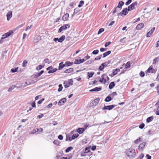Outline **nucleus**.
<instances>
[{
	"instance_id": "2f4dec72",
	"label": "nucleus",
	"mask_w": 159,
	"mask_h": 159,
	"mask_svg": "<svg viewBox=\"0 0 159 159\" xmlns=\"http://www.w3.org/2000/svg\"><path fill=\"white\" fill-rule=\"evenodd\" d=\"M57 70V68H52V69L50 70H49L48 71V74L53 73H54V72H55Z\"/></svg>"
},
{
	"instance_id": "69168bd1",
	"label": "nucleus",
	"mask_w": 159,
	"mask_h": 159,
	"mask_svg": "<svg viewBox=\"0 0 159 159\" xmlns=\"http://www.w3.org/2000/svg\"><path fill=\"white\" fill-rule=\"evenodd\" d=\"M44 100V98H42L38 102V104H41L42 102Z\"/></svg>"
},
{
	"instance_id": "680f3d73",
	"label": "nucleus",
	"mask_w": 159,
	"mask_h": 159,
	"mask_svg": "<svg viewBox=\"0 0 159 159\" xmlns=\"http://www.w3.org/2000/svg\"><path fill=\"white\" fill-rule=\"evenodd\" d=\"M144 157V155L143 154H141V155H140L139 157H138L137 158L135 159H142Z\"/></svg>"
},
{
	"instance_id": "b1692460",
	"label": "nucleus",
	"mask_w": 159,
	"mask_h": 159,
	"mask_svg": "<svg viewBox=\"0 0 159 159\" xmlns=\"http://www.w3.org/2000/svg\"><path fill=\"white\" fill-rule=\"evenodd\" d=\"M112 100L111 97L109 95L105 99L104 101L106 102H109Z\"/></svg>"
},
{
	"instance_id": "3c124183",
	"label": "nucleus",
	"mask_w": 159,
	"mask_h": 159,
	"mask_svg": "<svg viewBox=\"0 0 159 159\" xmlns=\"http://www.w3.org/2000/svg\"><path fill=\"white\" fill-rule=\"evenodd\" d=\"M117 95V94L116 92H113L112 93L109 94L110 96L112 97V98H113L114 96H116Z\"/></svg>"
},
{
	"instance_id": "9d476101",
	"label": "nucleus",
	"mask_w": 159,
	"mask_h": 159,
	"mask_svg": "<svg viewBox=\"0 0 159 159\" xmlns=\"http://www.w3.org/2000/svg\"><path fill=\"white\" fill-rule=\"evenodd\" d=\"M105 76L107 77V75L106 74H103L102 75V79H100L99 80V82H103L104 84H105L106 83L107 80L106 79Z\"/></svg>"
},
{
	"instance_id": "f704fd0d",
	"label": "nucleus",
	"mask_w": 159,
	"mask_h": 159,
	"mask_svg": "<svg viewBox=\"0 0 159 159\" xmlns=\"http://www.w3.org/2000/svg\"><path fill=\"white\" fill-rule=\"evenodd\" d=\"M94 74V72H89L87 73L88 77L89 78L92 77L93 75Z\"/></svg>"
},
{
	"instance_id": "09e8293b",
	"label": "nucleus",
	"mask_w": 159,
	"mask_h": 159,
	"mask_svg": "<svg viewBox=\"0 0 159 159\" xmlns=\"http://www.w3.org/2000/svg\"><path fill=\"white\" fill-rule=\"evenodd\" d=\"M104 29H103V28H101L99 30H98V34H100L102 32H103L104 31Z\"/></svg>"
},
{
	"instance_id": "bb28decb",
	"label": "nucleus",
	"mask_w": 159,
	"mask_h": 159,
	"mask_svg": "<svg viewBox=\"0 0 159 159\" xmlns=\"http://www.w3.org/2000/svg\"><path fill=\"white\" fill-rule=\"evenodd\" d=\"M90 151V147H87L85 148L84 149H83V151L84 152V153H87Z\"/></svg>"
},
{
	"instance_id": "1a4fd4ad",
	"label": "nucleus",
	"mask_w": 159,
	"mask_h": 159,
	"mask_svg": "<svg viewBox=\"0 0 159 159\" xmlns=\"http://www.w3.org/2000/svg\"><path fill=\"white\" fill-rule=\"evenodd\" d=\"M100 101L99 98H97L93 101L91 103L90 105L91 106H96L98 105Z\"/></svg>"
},
{
	"instance_id": "a19ab883",
	"label": "nucleus",
	"mask_w": 159,
	"mask_h": 159,
	"mask_svg": "<svg viewBox=\"0 0 159 159\" xmlns=\"http://www.w3.org/2000/svg\"><path fill=\"white\" fill-rule=\"evenodd\" d=\"M72 140V137H71L69 135H66V141H68V140H69V141H70Z\"/></svg>"
},
{
	"instance_id": "774afa93",
	"label": "nucleus",
	"mask_w": 159,
	"mask_h": 159,
	"mask_svg": "<svg viewBox=\"0 0 159 159\" xmlns=\"http://www.w3.org/2000/svg\"><path fill=\"white\" fill-rule=\"evenodd\" d=\"M58 139L60 140H62L63 139V136L62 135L60 134L58 136Z\"/></svg>"
},
{
	"instance_id": "6e6d98bb",
	"label": "nucleus",
	"mask_w": 159,
	"mask_h": 159,
	"mask_svg": "<svg viewBox=\"0 0 159 159\" xmlns=\"http://www.w3.org/2000/svg\"><path fill=\"white\" fill-rule=\"evenodd\" d=\"M94 61L93 60H90L88 61H87L86 63L85 64H91L92 63H93L94 62Z\"/></svg>"
},
{
	"instance_id": "5fc2aeb1",
	"label": "nucleus",
	"mask_w": 159,
	"mask_h": 159,
	"mask_svg": "<svg viewBox=\"0 0 159 159\" xmlns=\"http://www.w3.org/2000/svg\"><path fill=\"white\" fill-rule=\"evenodd\" d=\"M28 103H30V104H31V106H32V107H36V104L35 102L34 101L32 102V103H31V102H30Z\"/></svg>"
},
{
	"instance_id": "58836bf2",
	"label": "nucleus",
	"mask_w": 159,
	"mask_h": 159,
	"mask_svg": "<svg viewBox=\"0 0 159 159\" xmlns=\"http://www.w3.org/2000/svg\"><path fill=\"white\" fill-rule=\"evenodd\" d=\"M84 3V2L83 0H81L80 2L78 7H82Z\"/></svg>"
},
{
	"instance_id": "e433bc0d",
	"label": "nucleus",
	"mask_w": 159,
	"mask_h": 159,
	"mask_svg": "<svg viewBox=\"0 0 159 159\" xmlns=\"http://www.w3.org/2000/svg\"><path fill=\"white\" fill-rule=\"evenodd\" d=\"M125 68L126 69H128L129 68L131 65V62L130 61H128L127 62L126 64L125 65Z\"/></svg>"
},
{
	"instance_id": "c9c22d12",
	"label": "nucleus",
	"mask_w": 159,
	"mask_h": 159,
	"mask_svg": "<svg viewBox=\"0 0 159 159\" xmlns=\"http://www.w3.org/2000/svg\"><path fill=\"white\" fill-rule=\"evenodd\" d=\"M80 11L78 9L75 8L74 10V12L72 15V17L75 14L77 13L78 12Z\"/></svg>"
},
{
	"instance_id": "bf43d9fd",
	"label": "nucleus",
	"mask_w": 159,
	"mask_h": 159,
	"mask_svg": "<svg viewBox=\"0 0 159 159\" xmlns=\"http://www.w3.org/2000/svg\"><path fill=\"white\" fill-rule=\"evenodd\" d=\"M140 76L142 77H143L145 75V73L144 72L141 71L139 73Z\"/></svg>"
},
{
	"instance_id": "6e6552de",
	"label": "nucleus",
	"mask_w": 159,
	"mask_h": 159,
	"mask_svg": "<svg viewBox=\"0 0 159 159\" xmlns=\"http://www.w3.org/2000/svg\"><path fill=\"white\" fill-rule=\"evenodd\" d=\"M128 10L127 8H124L122 11L117 14V16H122L123 15H126L128 13Z\"/></svg>"
},
{
	"instance_id": "20e7f679",
	"label": "nucleus",
	"mask_w": 159,
	"mask_h": 159,
	"mask_svg": "<svg viewBox=\"0 0 159 159\" xmlns=\"http://www.w3.org/2000/svg\"><path fill=\"white\" fill-rule=\"evenodd\" d=\"M124 2L122 1H120L119 2L118 5L116 7L115 10L113 11L112 14H113L115 13L116 11H117V8H120L121 10L122 8V6L124 5Z\"/></svg>"
},
{
	"instance_id": "7c9ffc66",
	"label": "nucleus",
	"mask_w": 159,
	"mask_h": 159,
	"mask_svg": "<svg viewBox=\"0 0 159 159\" xmlns=\"http://www.w3.org/2000/svg\"><path fill=\"white\" fill-rule=\"evenodd\" d=\"M73 64V62H70L69 61H67L65 62V65L66 66H70Z\"/></svg>"
},
{
	"instance_id": "423d86ee",
	"label": "nucleus",
	"mask_w": 159,
	"mask_h": 159,
	"mask_svg": "<svg viewBox=\"0 0 159 159\" xmlns=\"http://www.w3.org/2000/svg\"><path fill=\"white\" fill-rule=\"evenodd\" d=\"M70 27V25L68 24L64 25L60 27L59 29L58 33H60L63 30H66Z\"/></svg>"
},
{
	"instance_id": "a878e982",
	"label": "nucleus",
	"mask_w": 159,
	"mask_h": 159,
	"mask_svg": "<svg viewBox=\"0 0 159 159\" xmlns=\"http://www.w3.org/2000/svg\"><path fill=\"white\" fill-rule=\"evenodd\" d=\"M74 70V69L73 68H70L68 69H67L66 70L64 71V73H69L73 71Z\"/></svg>"
},
{
	"instance_id": "4c0bfd02",
	"label": "nucleus",
	"mask_w": 159,
	"mask_h": 159,
	"mask_svg": "<svg viewBox=\"0 0 159 159\" xmlns=\"http://www.w3.org/2000/svg\"><path fill=\"white\" fill-rule=\"evenodd\" d=\"M73 149V148L72 147H68L65 150L66 152H68L70 151L72 149Z\"/></svg>"
},
{
	"instance_id": "ea45409f",
	"label": "nucleus",
	"mask_w": 159,
	"mask_h": 159,
	"mask_svg": "<svg viewBox=\"0 0 159 159\" xmlns=\"http://www.w3.org/2000/svg\"><path fill=\"white\" fill-rule=\"evenodd\" d=\"M28 63V61L27 60H24L23 62L22 63V66L23 67H25L26 66L27 64Z\"/></svg>"
},
{
	"instance_id": "79ce46f5",
	"label": "nucleus",
	"mask_w": 159,
	"mask_h": 159,
	"mask_svg": "<svg viewBox=\"0 0 159 159\" xmlns=\"http://www.w3.org/2000/svg\"><path fill=\"white\" fill-rule=\"evenodd\" d=\"M18 68V67H15L12 68L11 70V72L15 73L17 71Z\"/></svg>"
},
{
	"instance_id": "4468645a",
	"label": "nucleus",
	"mask_w": 159,
	"mask_h": 159,
	"mask_svg": "<svg viewBox=\"0 0 159 159\" xmlns=\"http://www.w3.org/2000/svg\"><path fill=\"white\" fill-rule=\"evenodd\" d=\"M155 30V27H153L151 30L148 32L146 34L147 37H150L151 35L153 34Z\"/></svg>"
},
{
	"instance_id": "c756f323",
	"label": "nucleus",
	"mask_w": 159,
	"mask_h": 159,
	"mask_svg": "<svg viewBox=\"0 0 159 159\" xmlns=\"http://www.w3.org/2000/svg\"><path fill=\"white\" fill-rule=\"evenodd\" d=\"M65 36L64 35L62 36L60 38L58 39V42L60 43L62 42L65 39Z\"/></svg>"
},
{
	"instance_id": "49530a36",
	"label": "nucleus",
	"mask_w": 159,
	"mask_h": 159,
	"mask_svg": "<svg viewBox=\"0 0 159 159\" xmlns=\"http://www.w3.org/2000/svg\"><path fill=\"white\" fill-rule=\"evenodd\" d=\"M44 66V65L43 66L42 65H39L36 67V69L37 70H39L43 68Z\"/></svg>"
},
{
	"instance_id": "a18cd8bd",
	"label": "nucleus",
	"mask_w": 159,
	"mask_h": 159,
	"mask_svg": "<svg viewBox=\"0 0 159 159\" xmlns=\"http://www.w3.org/2000/svg\"><path fill=\"white\" fill-rule=\"evenodd\" d=\"M53 143L56 145H59L61 142L57 140H55L53 142Z\"/></svg>"
},
{
	"instance_id": "f3484780",
	"label": "nucleus",
	"mask_w": 159,
	"mask_h": 159,
	"mask_svg": "<svg viewBox=\"0 0 159 159\" xmlns=\"http://www.w3.org/2000/svg\"><path fill=\"white\" fill-rule=\"evenodd\" d=\"M144 26V24L143 23H141L138 24L136 26V29L137 30H141L143 28Z\"/></svg>"
},
{
	"instance_id": "338daca9",
	"label": "nucleus",
	"mask_w": 159,
	"mask_h": 159,
	"mask_svg": "<svg viewBox=\"0 0 159 159\" xmlns=\"http://www.w3.org/2000/svg\"><path fill=\"white\" fill-rule=\"evenodd\" d=\"M158 61V60H157V58H155L153 59V64H155Z\"/></svg>"
},
{
	"instance_id": "cd10ccee",
	"label": "nucleus",
	"mask_w": 159,
	"mask_h": 159,
	"mask_svg": "<svg viewBox=\"0 0 159 159\" xmlns=\"http://www.w3.org/2000/svg\"><path fill=\"white\" fill-rule=\"evenodd\" d=\"M111 53V51H108L105 52L103 54V58H104L106 56L110 54Z\"/></svg>"
},
{
	"instance_id": "a211bd4d",
	"label": "nucleus",
	"mask_w": 159,
	"mask_h": 159,
	"mask_svg": "<svg viewBox=\"0 0 159 159\" xmlns=\"http://www.w3.org/2000/svg\"><path fill=\"white\" fill-rule=\"evenodd\" d=\"M44 71L43 70H41L40 72L39 73H37L34 76V77L35 78H38V77L40 76L43 73Z\"/></svg>"
},
{
	"instance_id": "39448f33",
	"label": "nucleus",
	"mask_w": 159,
	"mask_h": 159,
	"mask_svg": "<svg viewBox=\"0 0 159 159\" xmlns=\"http://www.w3.org/2000/svg\"><path fill=\"white\" fill-rule=\"evenodd\" d=\"M138 2H134L133 3L130 5L128 7V11H131L135 8V6H136L137 5Z\"/></svg>"
},
{
	"instance_id": "aec40b11",
	"label": "nucleus",
	"mask_w": 159,
	"mask_h": 159,
	"mask_svg": "<svg viewBox=\"0 0 159 159\" xmlns=\"http://www.w3.org/2000/svg\"><path fill=\"white\" fill-rule=\"evenodd\" d=\"M85 129H84L83 128H79L77 129V131L79 134H81L83 133Z\"/></svg>"
},
{
	"instance_id": "0eeeda50",
	"label": "nucleus",
	"mask_w": 159,
	"mask_h": 159,
	"mask_svg": "<svg viewBox=\"0 0 159 159\" xmlns=\"http://www.w3.org/2000/svg\"><path fill=\"white\" fill-rule=\"evenodd\" d=\"M117 106L116 105H111L108 106H105L102 109V110H110L112 109L114 107Z\"/></svg>"
},
{
	"instance_id": "0e129e2a",
	"label": "nucleus",
	"mask_w": 159,
	"mask_h": 159,
	"mask_svg": "<svg viewBox=\"0 0 159 159\" xmlns=\"http://www.w3.org/2000/svg\"><path fill=\"white\" fill-rule=\"evenodd\" d=\"M132 0H128L125 3V5L126 6L128 5L130 3L132 2Z\"/></svg>"
},
{
	"instance_id": "864d4df0",
	"label": "nucleus",
	"mask_w": 159,
	"mask_h": 159,
	"mask_svg": "<svg viewBox=\"0 0 159 159\" xmlns=\"http://www.w3.org/2000/svg\"><path fill=\"white\" fill-rule=\"evenodd\" d=\"M99 50H95L92 52V54L94 55H96L98 53Z\"/></svg>"
},
{
	"instance_id": "37998d69",
	"label": "nucleus",
	"mask_w": 159,
	"mask_h": 159,
	"mask_svg": "<svg viewBox=\"0 0 159 159\" xmlns=\"http://www.w3.org/2000/svg\"><path fill=\"white\" fill-rule=\"evenodd\" d=\"M79 136V134H73L72 136V140L74 139H75L76 138Z\"/></svg>"
},
{
	"instance_id": "72a5a7b5",
	"label": "nucleus",
	"mask_w": 159,
	"mask_h": 159,
	"mask_svg": "<svg viewBox=\"0 0 159 159\" xmlns=\"http://www.w3.org/2000/svg\"><path fill=\"white\" fill-rule=\"evenodd\" d=\"M153 119V116H151L148 117L146 120V122L149 123Z\"/></svg>"
},
{
	"instance_id": "f03ea898",
	"label": "nucleus",
	"mask_w": 159,
	"mask_h": 159,
	"mask_svg": "<svg viewBox=\"0 0 159 159\" xmlns=\"http://www.w3.org/2000/svg\"><path fill=\"white\" fill-rule=\"evenodd\" d=\"M9 36H10V30L7 33L4 34L2 35L0 39V44L2 43L4 41L6 40V39Z\"/></svg>"
},
{
	"instance_id": "e2e57ef3",
	"label": "nucleus",
	"mask_w": 159,
	"mask_h": 159,
	"mask_svg": "<svg viewBox=\"0 0 159 159\" xmlns=\"http://www.w3.org/2000/svg\"><path fill=\"white\" fill-rule=\"evenodd\" d=\"M111 43V42L110 41H109V42L106 43L105 44V47H107L109 45H110Z\"/></svg>"
},
{
	"instance_id": "6ab92c4d",
	"label": "nucleus",
	"mask_w": 159,
	"mask_h": 159,
	"mask_svg": "<svg viewBox=\"0 0 159 159\" xmlns=\"http://www.w3.org/2000/svg\"><path fill=\"white\" fill-rule=\"evenodd\" d=\"M63 62H62L59 64V66H58V70H61L62 69H63L64 67L66 66L65 64H63Z\"/></svg>"
},
{
	"instance_id": "f8f14e48",
	"label": "nucleus",
	"mask_w": 159,
	"mask_h": 159,
	"mask_svg": "<svg viewBox=\"0 0 159 159\" xmlns=\"http://www.w3.org/2000/svg\"><path fill=\"white\" fill-rule=\"evenodd\" d=\"M66 102V99L65 98H63L61 99L58 102V104L59 106L63 105Z\"/></svg>"
},
{
	"instance_id": "ddd939ff",
	"label": "nucleus",
	"mask_w": 159,
	"mask_h": 159,
	"mask_svg": "<svg viewBox=\"0 0 159 159\" xmlns=\"http://www.w3.org/2000/svg\"><path fill=\"white\" fill-rule=\"evenodd\" d=\"M147 72L155 74L156 72V70L154 69L152 67L150 66L147 70Z\"/></svg>"
},
{
	"instance_id": "4d7b16f0",
	"label": "nucleus",
	"mask_w": 159,
	"mask_h": 159,
	"mask_svg": "<svg viewBox=\"0 0 159 159\" xmlns=\"http://www.w3.org/2000/svg\"><path fill=\"white\" fill-rule=\"evenodd\" d=\"M145 125L144 124L142 123L139 126V128L140 129H143Z\"/></svg>"
},
{
	"instance_id": "de8ad7c7",
	"label": "nucleus",
	"mask_w": 159,
	"mask_h": 159,
	"mask_svg": "<svg viewBox=\"0 0 159 159\" xmlns=\"http://www.w3.org/2000/svg\"><path fill=\"white\" fill-rule=\"evenodd\" d=\"M104 66H103V64L102 63L99 66V70L102 71L104 69Z\"/></svg>"
},
{
	"instance_id": "4be33fe9",
	"label": "nucleus",
	"mask_w": 159,
	"mask_h": 159,
	"mask_svg": "<svg viewBox=\"0 0 159 159\" xmlns=\"http://www.w3.org/2000/svg\"><path fill=\"white\" fill-rule=\"evenodd\" d=\"M37 131H36V130L35 129L33 130V134L36 133V132H38V134L40 132H42L43 131V129L41 128H39L38 129H36Z\"/></svg>"
},
{
	"instance_id": "f257e3e1",
	"label": "nucleus",
	"mask_w": 159,
	"mask_h": 159,
	"mask_svg": "<svg viewBox=\"0 0 159 159\" xmlns=\"http://www.w3.org/2000/svg\"><path fill=\"white\" fill-rule=\"evenodd\" d=\"M127 156L130 159L134 158L136 156V153L135 150L133 148H129L125 152Z\"/></svg>"
},
{
	"instance_id": "7ed1b4c3",
	"label": "nucleus",
	"mask_w": 159,
	"mask_h": 159,
	"mask_svg": "<svg viewBox=\"0 0 159 159\" xmlns=\"http://www.w3.org/2000/svg\"><path fill=\"white\" fill-rule=\"evenodd\" d=\"M73 81L72 79L69 80L68 81H65L64 82L63 84H64V87L65 88L69 87L70 85H72L73 84Z\"/></svg>"
},
{
	"instance_id": "473e14b6",
	"label": "nucleus",
	"mask_w": 159,
	"mask_h": 159,
	"mask_svg": "<svg viewBox=\"0 0 159 159\" xmlns=\"http://www.w3.org/2000/svg\"><path fill=\"white\" fill-rule=\"evenodd\" d=\"M111 62L110 60H108L107 61L105 62L104 63H102V64H103V66H104V67H107L108 65L110 64Z\"/></svg>"
},
{
	"instance_id": "dca6fc26",
	"label": "nucleus",
	"mask_w": 159,
	"mask_h": 159,
	"mask_svg": "<svg viewBox=\"0 0 159 159\" xmlns=\"http://www.w3.org/2000/svg\"><path fill=\"white\" fill-rule=\"evenodd\" d=\"M102 89V87H96L93 89H92L89 90L90 92H98L101 90Z\"/></svg>"
},
{
	"instance_id": "412c9836",
	"label": "nucleus",
	"mask_w": 159,
	"mask_h": 159,
	"mask_svg": "<svg viewBox=\"0 0 159 159\" xmlns=\"http://www.w3.org/2000/svg\"><path fill=\"white\" fill-rule=\"evenodd\" d=\"M69 15L68 13L65 14L62 17V20L64 21H66L68 20Z\"/></svg>"
},
{
	"instance_id": "8fccbe9b",
	"label": "nucleus",
	"mask_w": 159,
	"mask_h": 159,
	"mask_svg": "<svg viewBox=\"0 0 159 159\" xmlns=\"http://www.w3.org/2000/svg\"><path fill=\"white\" fill-rule=\"evenodd\" d=\"M102 56V55H100L98 56H97V57H95L94 59V61H96L99 60L101 59V57Z\"/></svg>"
},
{
	"instance_id": "c85d7f7f",
	"label": "nucleus",
	"mask_w": 159,
	"mask_h": 159,
	"mask_svg": "<svg viewBox=\"0 0 159 159\" xmlns=\"http://www.w3.org/2000/svg\"><path fill=\"white\" fill-rule=\"evenodd\" d=\"M115 85V84L114 82H111L109 84V88L110 89H112Z\"/></svg>"
},
{
	"instance_id": "9b49d317",
	"label": "nucleus",
	"mask_w": 159,
	"mask_h": 159,
	"mask_svg": "<svg viewBox=\"0 0 159 159\" xmlns=\"http://www.w3.org/2000/svg\"><path fill=\"white\" fill-rule=\"evenodd\" d=\"M146 144L145 142H143L139 145L138 149L139 151H142L144 148Z\"/></svg>"
},
{
	"instance_id": "c03bdc74",
	"label": "nucleus",
	"mask_w": 159,
	"mask_h": 159,
	"mask_svg": "<svg viewBox=\"0 0 159 159\" xmlns=\"http://www.w3.org/2000/svg\"><path fill=\"white\" fill-rule=\"evenodd\" d=\"M59 88L58 89V91L60 92L62 90L63 87L62 85L61 84H59L58 85Z\"/></svg>"
},
{
	"instance_id": "052dcab7",
	"label": "nucleus",
	"mask_w": 159,
	"mask_h": 159,
	"mask_svg": "<svg viewBox=\"0 0 159 159\" xmlns=\"http://www.w3.org/2000/svg\"><path fill=\"white\" fill-rule=\"evenodd\" d=\"M43 61L45 63H48V64L50 63V62L49 59L48 58L45 59Z\"/></svg>"
},
{
	"instance_id": "393cba45",
	"label": "nucleus",
	"mask_w": 159,
	"mask_h": 159,
	"mask_svg": "<svg viewBox=\"0 0 159 159\" xmlns=\"http://www.w3.org/2000/svg\"><path fill=\"white\" fill-rule=\"evenodd\" d=\"M40 39V37L39 36H37L34 38V43H37V42H38L39 41V40Z\"/></svg>"
},
{
	"instance_id": "13d9d810",
	"label": "nucleus",
	"mask_w": 159,
	"mask_h": 159,
	"mask_svg": "<svg viewBox=\"0 0 159 159\" xmlns=\"http://www.w3.org/2000/svg\"><path fill=\"white\" fill-rule=\"evenodd\" d=\"M7 20H9L10 19V11L8 12L7 15Z\"/></svg>"
},
{
	"instance_id": "603ef678",
	"label": "nucleus",
	"mask_w": 159,
	"mask_h": 159,
	"mask_svg": "<svg viewBox=\"0 0 159 159\" xmlns=\"http://www.w3.org/2000/svg\"><path fill=\"white\" fill-rule=\"evenodd\" d=\"M120 71V69H116L115 70H113L112 72H114L115 73H116V75Z\"/></svg>"
},
{
	"instance_id": "5701e85b",
	"label": "nucleus",
	"mask_w": 159,
	"mask_h": 159,
	"mask_svg": "<svg viewBox=\"0 0 159 159\" xmlns=\"http://www.w3.org/2000/svg\"><path fill=\"white\" fill-rule=\"evenodd\" d=\"M142 141V138L141 137H139L138 139L135 140L134 142L136 144H138L139 142H141Z\"/></svg>"
},
{
	"instance_id": "2eb2a0df",
	"label": "nucleus",
	"mask_w": 159,
	"mask_h": 159,
	"mask_svg": "<svg viewBox=\"0 0 159 159\" xmlns=\"http://www.w3.org/2000/svg\"><path fill=\"white\" fill-rule=\"evenodd\" d=\"M85 61V60L84 59H80V60L75 59V61L74 62V63L75 64H80V63H83Z\"/></svg>"
}]
</instances>
